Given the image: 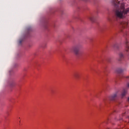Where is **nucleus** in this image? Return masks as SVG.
<instances>
[{"label":"nucleus","mask_w":129,"mask_h":129,"mask_svg":"<svg viewBox=\"0 0 129 129\" xmlns=\"http://www.w3.org/2000/svg\"><path fill=\"white\" fill-rule=\"evenodd\" d=\"M121 119H122V118H121L119 119L120 120H121Z\"/></svg>","instance_id":"nucleus-20"},{"label":"nucleus","mask_w":129,"mask_h":129,"mask_svg":"<svg viewBox=\"0 0 129 129\" xmlns=\"http://www.w3.org/2000/svg\"><path fill=\"white\" fill-rule=\"evenodd\" d=\"M74 76L76 79H79L80 75L79 73H76L74 74Z\"/></svg>","instance_id":"nucleus-9"},{"label":"nucleus","mask_w":129,"mask_h":129,"mask_svg":"<svg viewBox=\"0 0 129 129\" xmlns=\"http://www.w3.org/2000/svg\"><path fill=\"white\" fill-rule=\"evenodd\" d=\"M124 56H123V54L122 53H120L119 54V58H118V61H122V60H123V58Z\"/></svg>","instance_id":"nucleus-6"},{"label":"nucleus","mask_w":129,"mask_h":129,"mask_svg":"<svg viewBox=\"0 0 129 129\" xmlns=\"http://www.w3.org/2000/svg\"><path fill=\"white\" fill-rule=\"evenodd\" d=\"M123 77H125V78H127V79H128L129 78V76H126V77L123 76Z\"/></svg>","instance_id":"nucleus-18"},{"label":"nucleus","mask_w":129,"mask_h":129,"mask_svg":"<svg viewBox=\"0 0 129 129\" xmlns=\"http://www.w3.org/2000/svg\"><path fill=\"white\" fill-rule=\"evenodd\" d=\"M126 87L129 88V82L126 84Z\"/></svg>","instance_id":"nucleus-15"},{"label":"nucleus","mask_w":129,"mask_h":129,"mask_svg":"<svg viewBox=\"0 0 129 129\" xmlns=\"http://www.w3.org/2000/svg\"><path fill=\"white\" fill-rule=\"evenodd\" d=\"M108 21L109 22H111V19H110V18H108Z\"/></svg>","instance_id":"nucleus-16"},{"label":"nucleus","mask_w":129,"mask_h":129,"mask_svg":"<svg viewBox=\"0 0 129 129\" xmlns=\"http://www.w3.org/2000/svg\"><path fill=\"white\" fill-rule=\"evenodd\" d=\"M46 43H44V44H43V45L42 46V47H43V48H46Z\"/></svg>","instance_id":"nucleus-14"},{"label":"nucleus","mask_w":129,"mask_h":129,"mask_svg":"<svg viewBox=\"0 0 129 129\" xmlns=\"http://www.w3.org/2000/svg\"><path fill=\"white\" fill-rule=\"evenodd\" d=\"M110 100H116L117 99V93L113 94L112 96L110 97Z\"/></svg>","instance_id":"nucleus-4"},{"label":"nucleus","mask_w":129,"mask_h":129,"mask_svg":"<svg viewBox=\"0 0 129 129\" xmlns=\"http://www.w3.org/2000/svg\"><path fill=\"white\" fill-rule=\"evenodd\" d=\"M128 25V22L126 21H123L121 23V26H122V28H123L124 29H125V28H127Z\"/></svg>","instance_id":"nucleus-5"},{"label":"nucleus","mask_w":129,"mask_h":129,"mask_svg":"<svg viewBox=\"0 0 129 129\" xmlns=\"http://www.w3.org/2000/svg\"><path fill=\"white\" fill-rule=\"evenodd\" d=\"M117 73H118L119 74H120V73H122L123 72V70L121 68H119L116 70Z\"/></svg>","instance_id":"nucleus-7"},{"label":"nucleus","mask_w":129,"mask_h":129,"mask_svg":"<svg viewBox=\"0 0 129 129\" xmlns=\"http://www.w3.org/2000/svg\"><path fill=\"white\" fill-rule=\"evenodd\" d=\"M81 45L80 44L76 45L72 48V50L73 51L74 53H75V55L77 56L79 55V50Z\"/></svg>","instance_id":"nucleus-2"},{"label":"nucleus","mask_w":129,"mask_h":129,"mask_svg":"<svg viewBox=\"0 0 129 129\" xmlns=\"http://www.w3.org/2000/svg\"><path fill=\"white\" fill-rule=\"evenodd\" d=\"M127 43H128V41H127V40H126V52H129V45L127 44Z\"/></svg>","instance_id":"nucleus-8"},{"label":"nucleus","mask_w":129,"mask_h":129,"mask_svg":"<svg viewBox=\"0 0 129 129\" xmlns=\"http://www.w3.org/2000/svg\"><path fill=\"white\" fill-rule=\"evenodd\" d=\"M89 20L91 21V22H94L95 19L94 17H89Z\"/></svg>","instance_id":"nucleus-11"},{"label":"nucleus","mask_w":129,"mask_h":129,"mask_svg":"<svg viewBox=\"0 0 129 129\" xmlns=\"http://www.w3.org/2000/svg\"><path fill=\"white\" fill-rule=\"evenodd\" d=\"M114 48H116L117 49V44L114 45Z\"/></svg>","instance_id":"nucleus-17"},{"label":"nucleus","mask_w":129,"mask_h":129,"mask_svg":"<svg viewBox=\"0 0 129 129\" xmlns=\"http://www.w3.org/2000/svg\"><path fill=\"white\" fill-rule=\"evenodd\" d=\"M15 82H11V83H10V86L11 87H14V86L15 85Z\"/></svg>","instance_id":"nucleus-10"},{"label":"nucleus","mask_w":129,"mask_h":129,"mask_svg":"<svg viewBox=\"0 0 129 129\" xmlns=\"http://www.w3.org/2000/svg\"><path fill=\"white\" fill-rule=\"evenodd\" d=\"M22 42H23V40L22 39H20L19 40V44L21 45L22 44Z\"/></svg>","instance_id":"nucleus-13"},{"label":"nucleus","mask_w":129,"mask_h":129,"mask_svg":"<svg viewBox=\"0 0 129 129\" xmlns=\"http://www.w3.org/2000/svg\"><path fill=\"white\" fill-rule=\"evenodd\" d=\"M43 27L45 29H47V23H45L44 24V25H43Z\"/></svg>","instance_id":"nucleus-12"},{"label":"nucleus","mask_w":129,"mask_h":129,"mask_svg":"<svg viewBox=\"0 0 129 129\" xmlns=\"http://www.w3.org/2000/svg\"><path fill=\"white\" fill-rule=\"evenodd\" d=\"M19 122H21V121H19Z\"/></svg>","instance_id":"nucleus-21"},{"label":"nucleus","mask_w":129,"mask_h":129,"mask_svg":"<svg viewBox=\"0 0 129 129\" xmlns=\"http://www.w3.org/2000/svg\"><path fill=\"white\" fill-rule=\"evenodd\" d=\"M127 102H129V97H128L127 99Z\"/></svg>","instance_id":"nucleus-19"},{"label":"nucleus","mask_w":129,"mask_h":129,"mask_svg":"<svg viewBox=\"0 0 129 129\" xmlns=\"http://www.w3.org/2000/svg\"><path fill=\"white\" fill-rule=\"evenodd\" d=\"M114 10V17L116 19H125L126 15L129 14V8H126L124 4L122 3L119 6L115 5Z\"/></svg>","instance_id":"nucleus-1"},{"label":"nucleus","mask_w":129,"mask_h":129,"mask_svg":"<svg viewBox=\"0 0 129 129\" xmlns=\"http://www.w3.org/2000/svg\"><path fill=\"white\" fill-rule=\"evenodd\" d=\"M126 93H127V89H123L121 93V98H124V97H125Z\"/></svg>","instance_id":"nucleus-3"}]
</instances>
